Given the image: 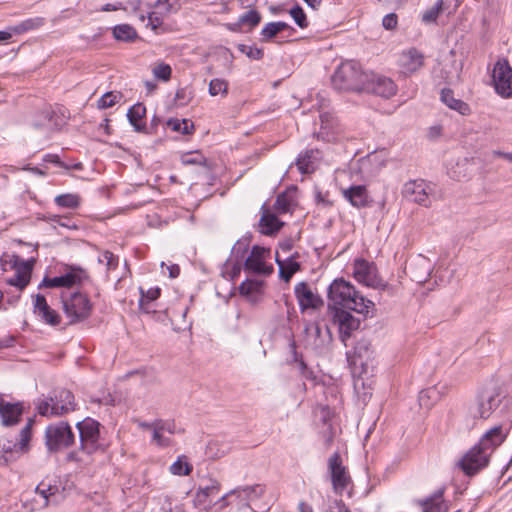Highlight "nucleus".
Masks as SVG:
<instances>
[{
  "mask_svg": "<svg viewBox=\"0 0 512 512\" xmlns=\"http://www.w3.org/2000/svg\"><path fill=\"white\" fill-rule=\"evenodd\" d=\"M329 310L349 309L359 314H368L374 303L359 294L356 288L343 278L335 279L328 287Z\"/></svg>",
  "mask_w": 512,
  "mask_h": 512,
  "instance_id": "f257e3e1",
  "label": "nucleus"
},
{
  "mask_svg": "<svg viewBox=\"0 0 512 512\" xmlns=\"http://www.w3.org/2000/svg\"><path fill=\"white\" fill-rule=\"evenodd\" d=\"M79 432L80 447L79 451H71L67 454L68 461H74L82 465L90 463L89 458H84L82 454L88 457L96 453H104L106 443L100 434V423L92 418H85L76 424Z\"/></svg>",
  "mask_w": 512,
  "mask_h": 512,
  "instance_id": "f03ea898",
  "label": "nucleus"
},
{
  "mask_svg": "<svg viewBox=\"0 0 512 512\" xmlns=\"http://www.w3.org/2000/svg\"><path fill=\"white\" fill-rule=\"evenodd\" d=\"M368 72L356 61L341 63L332 76V84L338 90L362 91L367 83Z\"/></svg>",
  "mask_w": 512,
  "mask_h": 512,
  "instance_id": "7ed1b4c3",
  "label": "nucleus"
},
{
  "mask_svg": "<svg viewBox=\"0 0 512 512\" xmlns=\"http://www.w3.org/2000/svg\"><path fill=\"white\" fill-rule=\"evenodd\" d=\"M73 393L66 389L54 392V396L41 400L37 405L38 413L44 417H60L76 410Z\"/></svg>",
  "mask_w": 512,
  "mask_h": 512,
  "instance_id": "20e7f679",
  "label": "nucleus"
},
{
  "mask_svg": "<svg viewBox=\"0 0 512 512\" xmlns=\"http://www.w3.org/2000/svg\"><path fill=\"white\" fill-rule=\"evenodd\" d=\"M75 442V435L71 426L60 421L47 426L45 430V444L49 452H58L69 448Z\"/></svg>",
  "mask_w": 512,
  "mask_h": 512,
  "instance_id": "39448f33",
  "label": "nucleus"
},
{
  "mask_svg": "<svg viewBox=\"0 0 512 512\" xmlns=\"http://www.w3.org/2000/svg\"><path fill=\"white\" fill-rule=\"evenodd\" d=\"M63 310L70 324L87 319L92 312V303L86 294L74 292L62 295Z\"/></svg>",
  "mask_w": 512,
  "mask_h": 512,
  "instance_id": "423d86ee",
  "label": "nucleus"
},
{
  "mask_svg": "<svg viewBox=\"0 0 512 512\" xmlns=\"http://www.w3.org/2000/svg\"><path fill=\"white\" fill-rule=\"evenodd\" d=\"M34 262V259L23 260L16 255L8 256L3 269L6 270L8 265L14 270V275L6 280L7 284L23 290L30 282Z\"/></svg>",
  "mask_w": 512,
  "mask_h": 512,
  "instance_id": "0eeeda50",
  "label": "nucleus"
},
{
  "mask_svg": "<svg viewBox=\"0 0 512 512\" xmlns=\"http://www.w3.org/2000/svg\"><path fill=\"white\" fill-rule=\"evenodd\" d=\"M353 277L360 284L370 288L384 290L387 287V283L379 277L374 263L365 259L359 258L354 261Z\"/></svg>",
  "mask_w": 512,
  "mask_h": 512,
  "instance_id": "6e6552de",
  "label": "nucleus"
},
{
  "mask_svg": "<svg viewBox=\"0 0 512 512\" xmlns=\"http://www.w3.org/2000/svg\"><path fill=\"white\" fill-rule=\"evenodd\" d=\"M499 394L495 389L483 390L477 397L476 402L470 407V414L473 418L487 419L499 406Z\"/></svg>",
  "mask_w": 512,
  "mask_h": 512,
  "instance_id": "1a4fd4ad",
  "label": "nucleus"
},
{
  "mask_svg": "<svg viewBox=\"0 0 512 512\" xmlns=\"http://www.w3.org/2000/svg\"><path fill=\"white\" fill-rule=\"evenodd\" d=\"M270 258V250L261 246H253L249 256L244 263V269L258 275H270L273 266L266 261Z\"/></svg>",
  "mask_w": 512,
  "mask_h": 512,
  "instance_id": "9d476101",
  "label": "nucleus"
},
{
  "mask_svg": "<svg viewBox=\"0 0 512 512\" xmlns=\"http://www.w3.org/2000/svg\"><path fill=\"white\" fill-rule=\"evenodd\" d=\"M328 469L333 490L336 494L341 495L350 483V476L346 467L342 465L339 452L333 453L328 459Z\"/></svg>",
  "mask_w": 512,
  "mask_h": 512,
  "instance_id": "9b49d317",
  "label": "nucleus"
},
{
  "mask_svg": "<svg viewBox=\"0 0 512 512\" xmlns=\"http://www.w3.org/2000/svg\"><path fill=\"white\" fill-rule=\"evenodd\" d=\"M492 78L495 90L499 95L502 97L512 95V68L506 60L496 62Z\"/></svg>",
  "mask_w": 512,
  "mask_h": 512,
  "instance_id": "f8f14e48",
  "label": "nucleus"
},
{
  "mask_svg": "<svg viewBox=\"0 0 512 512\" xmlns=\"http://www.w3.org/2000/svg\"><path fill=\"white\" fill-rule=\"evenodd\" d=\"M489 458L490 455L487 451H484L479 446L475 445L459 461V466L466 475L471 476L487 466Z\"/></svg>",
  "mask_w": 512,
  "mask_h": 512,
  "instance_id": "ddd939ff",
  "label": "nucleus"
},
{
  "mask_svg": "<svg viewBox=\"0 0 512 512\" xmlns=\"http://www.w3.org/2000/svg\"><path fill=\"white\" fill-rule=\"evenodd\" d=\"M332 312V321L338 327L339 336L343 343L351 337L352 332L360 326V320L354 317L346 309H334Z\"/></svg>",
  "mask_w": 512,
  "mask_h": 512,
  "instance_id": "4468645a",
  "label": "nucleus"
},
{
  "mask_svg": "<svg viewBox=\"0 0 512 512\" xmlns=\"http://www.w3.org/2000/svg\"><path fill=\"white\" fill-rule=\"evenodd\" d=\"M363 91L390 98L396 94L397 86L391 78L369 72Z\"/></svg>",
  "mask_w": 512,
  "mask_h": 512,
  "instance_id": "2eb2a0df",
  "label": "nucleus"
},
{
  "mask_svg": "<svg viewBox=\"0 0 512 512\" xmlns=\"http://www.w3.org/2000/svg\"><path fill=\"white\" fill-rule=\"evenodd\" d=\"M320 129L315 132L317 139L325 142H335L343 130L337 118L330 112H322L319 116Z\"/></svg>",
  "mask_w": 512,
  "mask_h": 512,
  "instance_id": "dca6fc26",
  "label": "nucleus"
},
{
  "mask_svg": "<svg viewBox=\"0 0 512 512\" xmlns=\"http://www.w3.org/2000/svg\"><path fill=\"white\" fill-rule=\"evenodd\" d=\"M176 433V425L172 420L157 419L154 431L151 434V443L159 448H167L174 445L172 435Z\"/></svg>",
  "mask_w": 512,
  "mask_h": 512,
  "instance_id": "f3484780",
  "label": "nucleus"
},
{
  "mask_svg": "<svg viewBox=\"0 0 512 512\" xmlns=\"http://www.w3.org/2000/svg\"><path fill=\"white\" fill-rule=\"evenodd\" d=\"M85 272L81 269L71 268L63 275L49 278L45 277L39 287L58 288V287H71L75 284L81 283L85 278Z\"/></svg>",
  "mask_w": 512,
  "mask_h": 512,
  "instance_id": "a211bd4d",
  "label": "nucleus"
},
{
  "mask_svg": "<svg viewBox=\"0 0 512 512\" xmlns=\"http://www.w3.org/2000/svg\"><path fill=\"white\" fill-rule=\"evenodd\" d=\"M398 65L401 73L411 75L423 67L424 55L416 48H409L399 55Z\"/></svg>",
  "mask_w": 512,
  "mask_h": 512,
  "instance_id": "6ab92c4d",
  "label": "nucleus"
},
{
  "mask_svg": "<svg viewBox=\"0 0 512 512\" xmlns=\"http://www.w3.org/2000/svg\"><path fill=\"white\" fill-rule=\"evenodd\" d=\"M294 293L302 312L308 309H318L323 305L322 299L312 291L306 282L296 284Z\"/></svg>",
  "mask_w": 512,
  "mask_h": 512,
  "instance_id": "aec40b11",
  "label": "nucleus"
},
{
  "mask_svg": "<svg viewBox=\"0 0 512 512\" xmlns=\"http://www.w3.org/2000/svg\"><path fill=\"white\" fill-rule=\"evenodd\" d=\"M306 340L315 350L327 347L332 341L330 329L325 327L324 331L317 323H311L305 328Z\"/></svg>",
  "mask_w": 512,
  "mask_h": 512,
  "instance_id": "412c9836",
  "label": "nucleus"
},
{
  "mask_svg": "<svg viewBox=\"0 0 512 512\" xmlns=\"http://www.w3.org/2000/svg\"><path fill=\"white\" fill-rule=\"evenodd\" d=\"M427 184L423 180H413L405 183L402 194L409 201L428 206L430 204Z\"/></svg>",
  "mask_w": 512,
  "mask_h": 512,
  "instance_id": "4be33fe9",
  "label": "nucleus"
},
{
  "mask_svg": "<svg viewBox=\"0 0 512 512\" xmlns=\"http://www.w3.org/2000/svg\"><path fill=\"white\" fill-rule=\"evenodd\" d=\"M32 435V421L21 429L19 437L15 441L2 440L0 446L5 453H23L28 450V444Z\"/></svg>",
  "mask_w": 512,
  "mask_h": 512,
  "instance_id": "5701e85b",
  "label": "nucleus"
},
{
  "mask_svg": "<svg viewBox=\"0 0 512 512\" xmlns=\"http://www.w3.org/2000/svg\"><path fill=\"white\" fill-rule=\"evenodd\" d=\"M34 313L46 324L56 326L60 323L59 314L49 307L45 297L41 294H37L35 297Z\"/></svg>",
  "mask_w": 512,
  "mask_h": 512,
  "instance_id": "b1692460",
  "label": "nucleus"
},
{
  "mask_svg": "<svg viewBox=\"0 0 512 512\" xmlns=\"http://www.w3.org/2000/svg\"><path fill=\"white\" fill-rule=\"evenodd\" d=\"M505 438L506 433L503 431L502 426H495L482 436L477 446L491 455L495 448L498 447Z\"/></svg>",
  "mask_w": 512,
  "mask_h": 512,
  "instance_id": "393cba45",
  "label": "nucleus"
},
{
  "mask_svg": "<svg viewBox=\"0 0 512 512\" xmlns=\"http://www.w3.org/2000/svg\"><path fill=\"white\" fill-rule=\"evenodd\" d=\"M409 271L414 281L424 283L432 272V265L426 257L418 256L409 264Z\"/></svg>",
  "mask_w": 512,
  "mask_h": 512,
  "instance_id": "a878e982",
  "label": "nucleus"
},
{
  "mask_svg": "<svg viewBox=\"0 0 512 512\" xmlns=\"http://www.w3.org/2000/svg\"><path fill=\"white\" fill-rule=\"evenodd\" d=\"M343 197L351 203L352 206L361 208L368 204V192L364 185H355L344 189Z\"/></svg>",
  "mask_w": 512,
  "mask_h": 512,
  "instance_id": "bb28decb",
  "label": "nucleus"
},
{
  "mask_svg": "<svg viewBox=\"0 0 512 512\" xmlns=\"http://www.w3.org/2000/svg\"><path fill=\"white\" fill-rule=\"evenodd\" d=\"M22 411V406L19 403L12 404L0 401V416L5 426L18 423L21 419Z\"/></svg>",
  "mask_w": 512,
  "mask_h": 512,
  "instance_id": "cd10ccee",
  "label": "nucleus"
},
{
  "mask_svg": "<svg viewBox=\"0 0 512 512\" xmlns=\"http://www.w3.org/2000/svg\"><path fill=\"white\" fill-rule=\"evenodd\" d=\"M296 206V190L288 189L279 194L274 203V210L279 214L292 212Z\"/></svg>",
  "mask_w": 512,
  "mask_h": 512,
  "instance_id": "c85d7f7f",
  "label": "nucleus"
},
{
  "mask_svg": "<svg viewBox=\"0 0 512 512\" xmlns=\"http://www.w3.org/2000/svg\"><path fill=\"white\" fill-rule=\"evenodd\" d=\"M371 345L366 340H360L356 343L353 351V355L351 356V360L354 365L364 366L368 363L372 356Z\"/></svg>",
  "mask_w": 512,
  "mask_h": 512,
  "instance_id": "c756f323",
  "label": "nucleus"
},
{
  "mask_svg": "<svg viewBox=\"0 0 512 512\" xmlns=\"http://www.w3.org/2000/svg\"><path fill=\"white\" fill-rule=\"evenodd\" d=\"M276 262L279 267V275L285 282H289L292 276L300 270V264L295 260L293 255L287 257L285 260H281L277 256Z\"/></svg>",
  "mask_w": 512,
  "mask_h": 512,
  "instance_id": "7c9ffc66",
  "label": "nucleus"
},
{
  "mask_svg": "<svg viewBox=\"0 0 512 512\" xmlns=\"http://www.w3.org/2000/svg\"><path fill=\"white\" fill-rule=\"evenodd\" d=\"M318 155L319 151L314 149H309L301 153L296 160L299 171L303 174L313 172Z\"/></svg>",
  "mask_w": 512,
  "mask_h": 512,
  "instance_id": "2f4dec72",
  "label": "nucleus"
},
{
  "mask_svg": "<svg viewBox=\"0 0 512 512\" xmlns=\"http://www.w3.org/2000/svg\"><path fill=\"white\" fill-rule=\"evenodd\" d=\"M220 490V483L217 480L211 479L210 483L206 486H200L195 493L194 502L197 506L205 505L208 498L215 495Z\"/></svg>",
  "mask_w": 512,
  "mask_h": 512,
  "instance_id": "473e14b6",
  "label": "nucleus"
},
{
  "mask_svg": "<svg viewBox=\"0 0 512 512\" xmlns=\"http://www.w3.org/2000/svg\"><path fill=\"white\" fill-rule=\"evenodd\" d=\"M441 100L449 108L458 111L462 115H468L470 113V107L467 103L460 99H456L454 94L449 89H443L441 92Z\"/></svg>",
  "mask_w": 512,
  "mask_h": 512,
  "instance_id": "72a5a7b5",
  "label": "nucleus"
},
{
  "mask_svg": "<svg viewBox=\"0 0 512 512\" xmlns=\"http://www.w3.org/2000/svg\"><path fill=\"white\" fill-rule=\"evenodd\" d=\"M145 115L146 107L141 103L134 104L127 112L130 124L138 132L143 131L145 128V124L143 123Z\"/></svg>",
  "mask_w": 512,
  "mask_h": 512,
  "instance_id": "f704fd0d",
  "label": "nucleus"
},
{
  "mask_svg": "<svg viewBox=\"0 0 512 512\" xmlns=\"http://www.w3.org/2000/svg\"><path fill=\"white\" fill-rule=\"evenodd\" d=\"M260 226L264 234H273L281 229L283 222H281L276 215L269 210H265L260 218Z\"/></svg>",
  "mask_w": 512,
  "mask_h": 512,
  "instance_id": "c9c22d12",
  "label": "nucleus"
},
{
  "mask_svg": "<svg viewBox=\"0 0 512 512\" xmlns=\"http://www.w3.org/2000/svg\"><path fill=\"white\" fill-rule=\"evenodd\" d=\"M160 292L161 290L158 287L150 288L147 291L140 288L141 297L139 299V308L145 313L154 312L150 304L158 299Z\"/></svg>",
  "mask_w": 512,
  "mask_h": 512,
  "instance_id": "e433bc0d",
  "label": "nucleus"
},
{
  "mask_svg": "<svg viewBox=\"0 0 512 512\" xmlns=\"http://www.w3.org/2000/svg\"><path fill=\"white\" fill-rule=\"evenodd\" d=\"M262 282L258 280H246L239 286V292L241 295L247 296L251 301H258Z\"/></svg>",
  "mask_w": 512,
  "mask_h": 512,
  "instance_id": "4c0bfd02",
  "label": "nucleus"
},
{
  "mask_svg": "<svg viewBox=\"0 0 512 512\" xmlns=\"http://www.w3.org/2000/svg\"><path fill=\"white\" fill-rule=\"evenodd\" d=\"M440 399L439 391L436 387H429L420 391L418 400L421 407L430 409Z\"/></svg>",
  "mask_w": 512,
  "mask_h": 512,
  "instance_id": "58836bf2",
  "label": "nucleus"
},
{
  "mask_svg": "<svg viewBox=\"0 0 512 512\" xmlns=\"http://www.w3.org/2000/svg\"><path fill=\"white\" fill-rule=\"evenodd\" d=\"M192 470V464L188 462L187 457L184 455L179 456L169 467L170 473L176 476H187Z\"/></svg>",
  "mask_w": 512,
  "mask_h": 512,
  "instance_id": "ea45409f",
  "label": "nucleus"
},
{
  "mask_svg": "<svg viewBox=\"0 0 512 512\" xmlns=\"http://www.w3.org/2000/svg\"><path fill=\"white\" fill-rule=\"evenodd\" d=\"M58 491V488L56 486L52 485H46L45 483H40L36 487V493L42 498L43 500V506L46 507L50 503H56V493Z\"/></svg>",
  "mask_w": 512,
  "mask_h": 512,
  "instance_id": "a19ab883",
  "label": "nucleus"
},
{
  "mask_svg": "<svg viewBox=\"0 0 512 512\" xmlns=\"http://www.w3.org/2000/svg\"><path fill=\"white\" fill-rule=\"evenodd\" d=\"M423 512H446L447 505L444 503L441 494H436L423 501Z\"/></svg>",
  "mask_w": 512,
  "mask_h": 512,
  "instance_id": "79ce46f5",
  "label": "nucleus"
},
{
  "mask_svg": "<svg viewBox=\"0 0 512 512\" xmlns=\"http://www.w3.org/2000/svg\"><path fill=\"white\" fill-rule=\"evenodd\" d=\"M445 1L437 0V2L422 13L421 20L425 24L435 23L440 13L444 10Z\"/></svg>",
  "mask_w": 512,
  "mask_h": 512,
  "instance_id": "37998d69",
  "label": "nucleus"
},
{
  "mask_svg": "<svg viewBox=\"0 0 512 512\" xmlns=\"http://www.w3.org/2000/svg\"><path fill=\"white\" fill-rule=\"evenodd\" d=\"M113 35L117 40L132 41L137 37V32L128 24H120L113 28Z\"/></svg>",
  "mask_w": 512,
  "mask_h": 512,
  "instance_id": "c03bdc74",
  "label": "nucleus"
},
{
  "mask_svg": "<svg viewBox=\"0 0 512 512\" xmlns=\"http://www.w3.org/2000/svg\"><path fill=\"white\" fill-rule=\"evenodd\" d=\"M354 390L363 401H366L372 395L371 383H367L362 376H358L354 379Z\"/></svg>",
  "mask_w": 512,
  "mask_h": 512,
  "instance_id": "a18cd8bd",
  "label": "nucleus"
},
{
  "mask_svg": "<svg viewBox=\"0 0 512 512\" xmlns=\"http://www.w3.org/2000/svg\"><path fill=\"white\" fill-rule=\"evenodd\" d=\"M55 203L60 207L75 209L80 205L81 198L77 194H61L55 197Z\"/></svg>",
  "mask_w": 512,
  "mask_h": 512,
  "instance_id": "49530a36",
  "label": "nucleus"
},
{
  "mask_svg": "<svg viewBox=\"0 0 512 512\" xmlns=\"http://www.w3.org/2000/svg\"><path fill=\"white\" fill-rule=\"evenodd\" d=\"M45 23V19L42 17H35V18H29L23 22H21L19 25L12 28V31L15 33H22L29 30L37 29L43 26Z\"/></svg>",
  "mask_w": 512,
  "mask_h": 512,
  "instance_id": "de8ad7c7",
  "label": "nucleus"
},
{
  "mask_svg": "<svg viewBox=\"0 0 512 512\" xmlns=\"http://www.w3.org/2000/svg\"><path fill=\"white\" fill-rule=\"evenodd\" d=\"M122 95L120 92L115 91H109L106 92L98 101H97V107L99 109H107L112 106H114L116 103L119 102Z\"/></svg>",
  "mask_w": 512,
  "mask_h": 512,
  "instance_id": "09e8293b",
  "label": "nucleus"
},
{
  "mask_svg": "<svg viewBox=\"0 0 512 512\" xmlns=\"http://www.w3.org/2000/svg\"><path fill=\"white\" fill-rule=\"evenodd\" d=\"M260 21H261L260 13L256 10H249L239 17L237 25H241V26L247 25L250 28H254L255 26H257L260 23Z\"/></svg>",
  "mask_w": 512,
  "mask_h": 512,
  "instance_id": "8fccbe9b",
  "label": "nucleus"
},
{
  "mask_svg": "<svg viewBox=\"0 0 512 512\" xmlns=\"http://www.w3.org/2000/svg\"><path fill=\"white\" fill-rule=\"evenodd\" d=\"M228 93V83L224 79L214 78L209 83V94L211 96L221 95L225 97Z\"/></svg>",
  "mask_w": 512,
  "mask_h": 512,
  "instance_id": "3c124183",
  "label": "nucleus"
},
{
  "mask_svg": "<svg viewBox=\"0 0 512 512\" xmlns=\"http://www.w3.org/2000/svg\"><path fill=\"white\" fill-rule=\"evenodd\" d=\"M319 434L323 441L324 448L326 450L330 449L337 434L336 428L332 424H328L326 427H322Z\"/></svg>",
  "mask_w": 512,
  "mask_h": 512,
  "instance_id": "603ef678",
  "label": "nucleus"
},
{
  "mask_svg": "<svg viewBox=\"0 0 512 512\" xmlns=\"http://www.w3.org/2000/svg\"><path fill=\"white\" fill-rule=\"evenodd\" d=\"M155 8L159 13L167 17L170 13L178 10V0H157Z\"/></svg>",
  "mask_w": 512,
  "mask_h": 512,
  "instance_id": "864d4df0",
  "label": "nucleus"
},
{
  "mask_svg": "<svg viewBox=\"0 0 512 512\" xmlns=\"http://www.w3.org/2000/svg\"><path fill=\"white\" fill-rule=\"evenodd\" d=\"M98 262L104 264L107 271H111L117 268L119 259L112 252L106 250L100 253Z\"/></svg>",
  "mask_w": 512,
  "mask_h": 512,
  "instance_id": "5fc2aeb1",
  "label": "nucleus"
},
{
  "mask_svg": "<svg viewBox=\"0 0 512 512\" xmlns=\"http://www.w3.org/2000/svg\"><path fill=\"white\" fill-rule=\"evenodd\" d=\"M152 73L155 78L166 82V81L170 80V78H171L172 69H171L170 65L161 62V63L156 64L153 67Z\"/></svg>",
  "mask_w": 512,
  "mask_h": 512,
  "instance_id": "6e6d98bb",
  "label": "nucleus"
},
{
  "mask_svg": "<svg viewBox=\"0 0 512 512\" xmlns=\"http://www.w3.org/2000/svg\"><path fill=\"white\" fill-rule=\"evenodd\" d=\"M167 126L170 127L172 130L181 132L182 134H189L190 129L193 128V124L188 122L186 119H169L167 121Z\"/></svg>",
  "mask_w": 512,
  "mask_h": 512,
  "instance_id": "4d7b16f0",
  "label": "nucleus"
},
{
  "mask_svg": "<svg viewBox=\"0 0 512 512\" xmlns=\"http://www.w3.org/2000/svg\"><path fill=\"white\" fill-rule=\"evenodd\" d=\"M238 50L245 54L248 58L253 60H260L263 58V50L255 46H249L245 44H239Z\"/></svg>",
  "mask_w": 512,
  "mask_h": 512,
  "instance_id": "13d9d810",
  "label": "nucleus"
},
{
  "mask_svg": "<svg viewBox=\"0 0 512 512\" xmlns=\"http://www.w3.org/2000/svg\"><path fill=\"white\" fill-rule=\"evenodd\" d=\"M181 161L184 165H204L206 159L199 152H189L181 157Z\"/></svg>",
  "mask_w": 512,
  "mask_h": 512,
  "instance_id": "bf43d9fd",
  "label": "nucleus"
},
{
  "mask_svg": "<svg viewBox=\"0 0 512 512\" xmlns=\"http://www.w3.org/2000/svg\"><path fill=\"white\" fill-rule=\"evenodd\" d=\"M290 15L300 28L308 26L306 14L300 6H295L290 10Z\"/></svg>",
  "mask_w": 512,
  "mask_h": 512,
  "instance_id": "052dcab7",
  "label": "nucleus"
},
{
  "mask_svg": "<svg viewBox=\"0 0 512 512\" xmlns=\"http://www.w3.org/2000/svg\"><path fill=\"white\" fill-rule=\"evenodd\" d=\"M141 0H127L124 3V6H128L129 12L133 13L135 16L139 18L141 22H144L146 20V15L141 12Z\"/></svg>",
  "mask_w": 512,
  "mask_h": 512,
  "instance_id": "680f3d73",
  "label": "nucleus"
},
{
  "mask_svg": "<svg viewBox=\"0 0 512 512\" xmlns=\"http://www.w3.org/2000/svg\"><path fill=\"white\" fill-rule=\"evenodd\" d=\"M146 18L148 19V25L155 31L163 24L165 16L155 10L149 12Z\"/></svg>",
  "mask_w": 512,
  "mask_h": 512,
  "instance_id": "e2e57ef3",
  "label": "nucleus"
},
{
  "mask_svg": "<svg viewBox=\"0 0 512 512\" xmlns=\"http://www.w3.org/2000/svg\"><path fill=\"white\" fill-rule=\"evenodd\" d=\"M316 416L322 421L323 427L331 423V410L327 406H320L315 410Z\"/></svg>",
  "mask_w": 512,
  "mask_h": 512,
  "instance_id": "0e129e2a",
  "label": "nucleus"
},
{
  "mask_svg": "<svg viewBox=\"0 0 512 512\" xmlns=\"http://www.w3.org/2000/svg\"><path fill=\"white\" fill-rule=\"evenodd\" d=\"M41 116L43 117L44 120H47L49 123L45 124V123L37 122V123H35L36 127L47 126L48 128H53V127H58L60 125L56 121L53 124L51 123L53 118L56 117V113L52 110L46 109V110L42 111Z\"/></svg>",
  "mask_w": 512,
  "mask_h": 512,
  "instance_id": "69168bd1",
  "label": "nucleus"
},
{
  "mask_svg": "<svg viewBox=\"0 0 512 512\" xmlns=\"http://www.w3.org/2000/svg\"><path fill=\"white\" fill-rule=\"evenodd\" d=\"M278 33V28L276 27L274 22L267 23L261 31V35L263 36L264 41L272 39Z\"/></svg>",
  "mask_w": 512,
  "mask_h": 512,
  "instance_id": "338daca9",
  "label": "nucleus"
},
{
  "mask_svg": "<svg viewBox=\"0 0 512 512\" xmlns=\"http://www.w3.org/2000/svg\"><path fill=\"white\" fill-rule=\"evenodd\" d=\"M398 17L395 13H389L382 19V25L386 30H393L397 27Z\"/></svg>",
  "mask_w": 512,
  "mask_h": 512,
  "instance_id": "774afa93",
  "label": "nucleus"
}]
</instances>
